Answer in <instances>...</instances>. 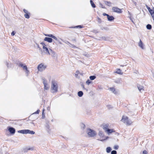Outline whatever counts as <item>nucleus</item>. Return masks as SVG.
Listing matches in <instances>:
<instances>
[{"label": "nucleus", "instance_id": "f8f14e48", "mask_svg": "<svg viewBox=\"0 0 154 154\" xmlns=\"http://www.w3.org/2000/svg\"><path fill=\"white\" fill-rule=\"evenodd\" d=\"M19 66L23 68V70H27V68L26 66V65H24L23 64L20 63L19 64Z\"/></svg>", "mask_w": 154, "mask_h": 154}, {"label": "nucleus", "instance_id": "5fc2aeb1", "mask_svg": "<svg viewBox=\"0 0 154 154\" xmlns=\"http://www.w3.org/2000/svg\"><path fill=\"white\" fill-rule=\"evenodd\" d=\"M79 71L78 70V71H77L76 72V74H79Z\"/></svg>", "mask_w": 154, "mask_h": 154}, {"label": "nucleus", "instance_id": "aec40b11", "mask_svg": "<svg viewBox=\"0 0 154 154\" xmlns=\"http://www.w3.org/2000/svg\"><path fill=\"white\" fill-rule=\"evenodd\" d=\"M83 94V92L82 91H80L78 92V95L79 97H82Z\"/></svg>", "mask_w": 154, "mask_h": 154}, {"label": "nucleus", "instance_id": "c9c22d12", "mask_svg": "<svg viewBox=\"0 0 154 154\" xmlns=\"http://www.w3.org/2000/svg\"><path fill=\"white\" fill-rule=\"evenodd\" d=\"M111 154H117V152L116 150H113L111 152Z\"/></svg>", "mask_w": 154, "mask_h": 154}, {"label": "nucleus", "instance_id": "39448f33", "mask_svg": "<svg viewBox=\"0 0 154 154\" xmlns=\"http://www.w3.org/2000/svg\"><path fill=\"white\" fill-rule=\"evenodd\" d=\"M48 55H51L54 58H57V54L51 49H50V51Z\"/></svg>", "mask_w": 154, "mask_h": 154}, {"label": "nucleus", "instance_id": "13d9d810", "mask_svg": "<svg viewBox=\"0 0 154 154\" xmlns=\"http://www.w3.org/2000/svg\"><path fill=\"white\" fill-rule=\"evenodd\" d=\"M151 9L150 8H149L148 10V11H150Z\"/></svg>", "mask_w": 154, "mask_h": 154}, {"label": "nucleus", "instance_id": "052dcab7", "mask_svg": "<svg viewBox=\"0 0 154 154\" xmlns=\"http://www.w3.org/2000/svg\"><path fill=\"white\" fill-rule=\"evenodd\" d=\"M153 77H154V74H153Z\"/></svg>", "mask_w": 154, "mask_h": 154}, {"label": "nucleus", "instance_id": "6e6552de", "mask_svg": "<svg viewBox=\"0 0 154 154\" xmlns=\"http://www.w3.org/2000/svg\"><path fill=\"white\" fill-rule=\"evenodd\" d=\"M43 49L44 51L47 54H49V52L50 51V49L49 50L48 48L45 47L44 45L43 46Z\"/></svg>", "mask_w": 154, "mask_h": 154}, {"label": "nucleus", "instance_id": "3c124183", "mask_svg": "<svg viewBox=\"0 0 154 154\" xmlns=\"http://www.w3.org/2000/svg\"><path fill=\"white\" fill-rule=\"evenodd\" d=\"M11 34L12 35H14L15 34V33H14V32L13 31L12 32Z\"/></svg>", "mask_w": 154, "mask_h": 154}, {"label": "nucleus", "instance_id": "58836bf2", "mask_svg": "<svg viewBox=\"0 0 154 154\" xmlns=\"http://www.w3.org/2000/svg\"><path fill=\"white\" fill-rule=\"evenodd\" d=\"M23 11L26 14L29 13L28 11L25 9H23Z\"/></svg>", "mask_w": 154, "mask_h": 154}, {"label": "nucleus", "instance_id": "cd10ccee", "mask_svg": "<svg viewBox=\"0 0 154 154\" xmlns=\"http://www.w3.org/2000/svg\"><path fill=\"white\" fill-rule=\"evenodd\" d=\"M28 131V133L31 134H35V132L33 131H31L29 130H27Z\"/></svg>", "mask_w": 154, "mask_h": 154}, {"label": "nucleus", "instance_id": "ddd939ff", "mask_svg": "<svg viewBox=\"0 0 154 154\" xmlns=\"http://www.w3.org/2000/svg\"><path fill=\"white\" fill-rule=\"evenodd\" d=\"M28 131L27 130H21L19 131L18 132L23 134H28Z\"/></svg>", "mask_w": 154, "mask_h": 154}, {"label": "nucleus", "instance_id": "1a4fd4ad", "mask_svg": "<svg viewBox=\"0 0 154 154\" xmlns=\"http://www.w3.org/2000/svg\"><path fill=\"white\" fill-rule=\"evenodd\" d=\"M102 126L103 129L106 132L107 130L109 129V125L108 124H103L102 125Z\"/></svg>", "mask_w": 154, "mask_h": 154}, {"label": "nucleus", "instance_id": "a878e982", "mask_svg": "<svg viewBox=\"0 0 154 154\" xmlns=\"http://www.w3.org/2000/svg\"><path fill=\"white\" fill-rule=\"evenodd\" d=\"M29 13H28L25 14V15H24L25 17L26 18L29 19Z\"/></svg>", "mask_w": 154, "mask_h": 154}, {"label": "nucleus", "instance_id": "f704fd0d", "mask_svg": "<svg viewBox=\"0 0 154 154\" xmlns=\"http://www.w3.org/2000/svg\"><path fill=\"white\" fill-rule=\"evenodd\" d=\"M97 21L99 23H100L101 22V19L99 17H98L97 18Z\"/></svg>", "mask_w": 154, "mask_h": 154}, {"label": "nucleus", "instance_id": "72a5a7b5", "mask_svg": "<svg viewBox=\"0 0 154 154\" xmlns=\"http://www.w3.org/2000/svg\"><path fill=\"white\" fill-rule=\"evenodd\" d=\"M39 112H40L39 110L38 109L36 112L33 113L32 115H33V114H38V113Z\"/></svg>", "mask_w": 154, "mask_h": 154}, {"label": "nucleus", "instance_id": "a211bd4d", "mask_svg": "<svg viewBox=\"0 0 154 154\" xmlns=\"http://www.w3.org/2000/svg\"><path fill=\"white\" fill-rule=\"evenodd\" d=\"M106 132L108 134H109L112 132H115V131L113 129H109L107 130Z\"/></svg>", "mask_w": 154, "mask_h": 154}, {"label": "nucleus", "instance_id": "7ed1b4c3", "mask_svg": "<svg viewBox=\"0 0 154 154\" xmlns=\"http://www.w3.org/2000/svg\"><path fill=\"white\" fill-rule=\"evenodd\" d=\"M46 68V66L41 63L38 66L37 69L39 71L42 72Z\"/></svg>", "mask_w": 154, "mask_h": 154}, {"label": "nucleus", "instance_id": "37998d69", "mask_svg": "<svg viewBox=\"0 0 154 154\" xmlns=\"http://www.w3.org/2000/svg\"><path fill=\"white\" fill-rule=\"evenodd\" d=\"M52 38L56 40H58L57 38V37L54 35H53Z\"/></svg>", "mask_w": 154, "mask_h": 154}, {"label": "nucleus", "instance_id": "49530a36", "mask_svg": "<svg viewBox=\"0 0 154 154\" xmlns=\"http://www.w3.org/2000/svg\"><path fill=\"white\" fill-rule=\"evenodd\" d=\"M107 107H108V108L109 109H111V108H112V106H111V105H108V106H107Z\"/></svg>", "mask_w": 154, "mask_h": 154}, {"label": "nucleus", "instance_id": "864d4df0", "mask_svg": "<svg viewBox=\"0 0 154 154\" xmlns=\"http://www.w3.org/2000/svg\"><path fill=\"white\" fill-rule=\"evenodd\" d=\"M44 110H43V111H42V116H44Z\"/></svg>", "mask_w": 154, "mask_h": 154}, {"label": "nucleus", "instance_id": "c03bdc74", "mask_svg": "<svg viewBox=\"0 0 154 154\" xmlns=\"http://www.w3.org/2000/svg\"><path fill=\"white\" fill-rule=\"evenodd\" d=\"M36 45H37V46L38 48H39V50H41V51H42V49H41V48L39 47V45H38V44H36Z\"/></svg>", "mask_w": 154, "mask_h": 154}, {"label": "nucleus", "instance_id": "bb28decb", "mask_svg": "<svg viewBox=\"0 0 154 154\" xmlns=\"http://www.w3.org/2000/svg\"><path fill=\"white\" fill-rule=\"evenodd\" d=\"M44 35L45 36H48V37H50L51 38H52L53 36V35L51 34H44Z\"/></svg>", "mask_w": 154, "mask_h": 154}, {"label": "nucleus", "instance_id": "6e6d98bb", "mask_svg": "<svg viewBox=\"0 0 154 154\" xmlns=\"http://www.w3.org/2000/svg\"><path fill=\"white\" fill-rule=\"evenodd\" d=\"M28 150H33V148H29V149H28Z\"/></svg>", "mask_w": 154, "mask_h": 154}, {"label": "nucleus", "instance_id": "f03ea898", "mask_svg": "<svg viewBox=\"0 0 154 154\" xmlns=\"http://www.w3.org/2000/svg\"><path fill=\"white\" fill-rule=\"evenodd\" d=\"M121 120L127 125H130L132 123V122L128 119V117L127 116H123Z\"/></svg>", "mask_w": 154, "mask_h": 154}, {"label": "nucleus", "instance_id": "79ce46f5", "mask_svg": "<svg viewBox=\"0 0 154 154\" xmlns=\"http://www.w3.org/2000/svg\"><path fill=\"white\" fill-rule=\"evenodd\" d=\"M6 64H7V67H9L10 66V64L9 63H8L7 62H6Z\"/></svg>", "mask_w": 154, "mask_h": 154}, {"label": "nucleus", "instance_id": "dca6fc26", "mask_svg": "<svg viewBox=\"0 0 154 154\" xmlns=\"http://www.w3.org/2000/svg\"><path fill=\"white\" fill-rule=\"evenodd\" d=\"M138 45L141 48L143 49L144 48L143 46V43L142 42L141 39L140 40L139 42L138 43Z\"/></svg>", "mask_w": 154, "mask_h": 154}, {"label": "nucleus", "instance_id": "9b49d317", "mask_svg": "<svg viewBox=\"0 0 154 154\" xmlns=\"http://www.w3.org/2000/svg\"><path fill=\"white\" fill-rule=\"evenodd\" d=\"M8 130L10 133L12 134H14L15 132V130L14 128L12 127H10L8 129Z\"/></svg>", "mask_w": 154, "mask_h": 154}, {"label": "nucleus", "instance_id": "0eeeda50", "mask_svg": "<svg viewBox=\"0 0 154 154\" xmlns=\"http://www.w3.org/2000/svg\"><path fill=\"white\" fill-rule=\"evenodd\" d=\"M43 83L44 86V89L47 90L49 88V87L48 86L46 80L45 79H43Z\"/></svg>", "mask_w": 154, "mask_h": 154}, {"label": "nucleus", "instance_id": "e433bc0d", "mask_svg": "<svg viewBox=\"0 0 154 154\" xmlns=\"http://www.w3.org/2000/svg\"><path fill=\"white\" fill-rule=\"evenodd\" d=\"M82 27H83V26H82L81 25H78V26H75L74 28H81Z\"/></svg>", "mask_w": 154, "mask_h": 154}, {"label": "nucleus", "instance_id": "423d86ee", "mask_svg": "<svg viewBox=\"0 0 154 154\" xmlns=\"http://www.w3.org/2000/svg\"><path fill=\"white\" fill-rule=\"evenodd\" d=\"M112 10L114 12L118 13H121L122 12L121 9L116 7H112Z\"/></svg>", "mask_w": 154, "mask_h": 154}, {"label": "nucleus", "instance_id": "2f4dec72", "mask_svg": "<svg viewBox=\"0 0 154 154\" xmlns=\"http://www.w3.org/2000/svg\"><path fill=\"white\" fill-rule=\"evenodd\" d=\"M101 29L102 30H109V29L107 27H105L101 28Z\"/></svg>", "mask_w": 154, "mask_h": 154}, {"label": "nucleus", "instance_id": "4c0bfd02", "mask_svg": "<svg viewBox=\"0 0 154 154\" xmlns=\"http://www.w3.org/2000/svg\"><path fill=\"white\" fill-rule=\"evenodd\" d=\"M100 7H101L102 8H105V6L103 5L102 4L100 3Z\"/></svg>", "mask_w": 154, "mask_h": 154}, {"label": "nucleus", "instance_id": "f3484780", "mask_svg": "<svg viewBox=\"0 0 154 154\" xmlns=\"http://www.w3.org/2000/svg\"><path fill=\"white\" fill-rule=\"evenodd\" d=\"M104 2L105 5L109 6H111L112 3L110 2L104 1Z\"/></svg>", "mask_w": 154, "mask_h": 154}, {"label": "nucleus", "instance_id": "7c9ffc66", "mask_svg": "<svg viewBox=\"0 0 154 154\" xmlns=\"http://www.w3.org/2000/svg\"><path fill=\"white\" fill-rule=\"evenodd\" d=\"M101 38L103 39V40H105V41H107V40H108L109 39L108 38L106 37H104V36H102L101 37Z\"/></svg>", "mask_w": 154, "mask_h": 154}, {"label": "nucleus", "instance_id": "b1692460", "mask_svg": "<svg viewBox=\"0 0 154 154\" xmlns=\"http://www.w3.org/2000/svg\"><path fill=\"white\" fill-rule=\"evenodd\" d=\"M96 78V76L95 75L91 76L89 77L90 79L91 80H94Z\"/></svg>", "mask_w": 154, "mask_h": 154}, {"label": "nucleus", "instance_id": "ea45409f", "mask_svg": "<svg viewBox=\"0 0 154 154\" xmlns=\"http://www.w3.org/2000/svg\"><path fill=\"white\" fill-rule=\"evenodd\" d=\"M143 154H147L148 152L146 150H145L143 151Z\"/></svg>", "mask_w": 154, "mask_h": 154}, {"label": "nucleus", "instance_id": "2eb2a0df", "mask_svg": "<svg viewBox=\"0 0 154 154\" xmlns=\"http://www.w3.org/2000/svg\"><path fill=\"white\" fill-rule=\"evenodd\" d=\"M137 87L138 88V89L139 91L141 92V91H143V87L142 86L140 85H137Z\"/></svg>", "mask_w": 154, "mask_h": 154}, {"label": "nucleus", "instance_id": "a19ab883", "mask_svg": "<svg viewBox=\"0 0 154 154\" xmlns=\"http://www.w3.org/2000/svg\"><path fill=\"white\" fill-rule=\"evenodd\" d=\"M103 16H106L107 17H108V16L109 15H108V14H106V13H104L103 14Z\"/></svg>", "mask_w": 154, "mask_h": 154}, {"label": "nucleus", "instance_id": "bf43d9fd", "mask_svg": "<svg viewBox=\"0 0 154 154\" xmlns=\"http://www.w3.org/2000/svg\"><path fill=\"white\" fill-rule=\"evenodd\" d=\"M77 75H78V74L76 73L75 74V75L76 76H77Z\"/></svg>", "mask_w": 154, "mask_h": 154}, {"label": "nucleus", "instance_id": "6ab92c4d", "mask_svg": "<svg viewBox=\"0 0 154 154\" xmlns=\"http://www.w3.org/2000/svg\"><path fill=\"white\" fill-rule=\"evenodd\" d=\"M109 90L111 91L112 92L114 93L115 94H116L117 93V92L115 91V89L114 88H111L109 89Z\"/></svg>", "mask_w": 154, "mask_h": 154}, {"label": "nucleus", "instance_id": "c756f323", "mask_svg": "<svg viewBox=\"0 0 154 154\" xmlns=\"http://www.w3.org/2000/svg\"><path fill=\"white\" fill-rule=\"evenodd\" d=\"M91 81H90L89 79H88L86 81V83L87 85H89L91 82Z\"/></svg>", "mask_w": 154, "mask_h": 154}, {"label": "nucleus", "instance_id": "4468645a", "mask_svg": "<svg viewBox=\"0 0 154 154\" xmlns=\"http://www.w3.org/2000/svg\"><path fill=\"white\" fill-rule=\"evenodd\" d=\"M107 19L109 21H111L113 20L115 18L113 16H110L109 15L108 16Z\"/></svg>", "mask_w": 154, "mask_h": 154}, {"label": "nucleus", "instance_id": "393cba45", "mask_svg": "<svg viewBox=\"0 0 154 154\" xmlns=\"http://www.w3.org/2000/svg\"><path fill=\"white\" fill-rule=\"evenodd\" d=\"M146 27L148 29L150 30L152 28V26L151 25L148 24L146 25Z\"/></svg>", "mask_w": 154, "mask_h": 154}, {"label": "nucleus", "instance_id": "603ef678", "mask_svg": "<svg viewBox=\"0 0 154 154\" xmlns=\"http://www.w3.org/2000/svg\"><path fill=\"white\" fill-rule=\"evenodd\" d=\"M130 20H131V21L133 23H134V22H133V20L132 19V18H131V17H130Z\"/></svg>", "mask_w": 154, "mask_h": 154}, {"label": "nucleus", "instance_id": "c85d7f7f", "mask_svg": "<svg viewBox=\"0 0 154 154\" xmlns=\"http://www.w3.org/2000/svg\"><path fill=\"white\" fill-rule=\"evenodd\" d=\"M149 12L151 14V16H152V15L154 14V11L153 10L151 9L150 11H149Z\"/></svg>", "mask_w": 154, "mask_h": 154}, {"label": "nucleus", "instance_id": "20e7f679", "mask_svg": "<svg viewBox=\"0 0 154 154\" xmlns=\"http://www.w3.org/2000/svg\"><path fill=\"white\" fill-rule=\"evenodd\" d=\"M88 134L90 137H94L96 134L95 132L91 129L88 130Z\"/></svg>", "mask_w": 154, "mask_h": 154}, {"label": "nucleus", "instance_id": "f257e3e1", "mask_svg": "<svg viewBox=\"0 0 154 154\" xmlns=\"http://www.w3.org/2000/svg\"><path fill=\"white\" fill-rule=\"evenodd\" d=\"M58 85L57 82L55 80H52L51 82V92L52 93L57 92L58 91Z\"/></svg>", "mask_w": 154, "mask_h": 154}, {"label": "nucleus", "instance_id": "412c9836", "mask_svg": "<svg viewBox=\"0 0 154 154\" xmlns=\"http://www.w3.org/2000/svg\"><path fill=\"white\" fill-rule=\"evenodd\" d=\"M115 73L119 74L121 75L122 74V72L121 70L120 69H118L115 72Z\"/></svg>", "mask_w": 154, "mask_h": 154}, {"label": "nucleus", "instance_id": "680f3d73", "mask_svg": "<svg viewBox=\"0 0 154 154\" xmlns=\"http://www.w3.org/2000/svg\"><path fill=\"white\" fill-rule=\"evenodd\" d=\"M136 2H134V4L135 5H136Z\"/></svg>", "mask_w": 154, "mask_h": 154}, {"label": "nucleus", "instance_id": "4d7b16f0", "mask_svg": "<svg viewBox=\"0 0 154 154\" xmlns=\"http://www.w3.org/2000/svg\"><path fill=\"white\" fill-rule=\"evenodd\" d=\"M146 7L147 9H148V10L149 8H150L147 5L146 6Z\"/></svg>", "mask_w": 154, "mask_h": 154}, {"label": "nucleus", "instance_id": "09e8293b", "mask_svg": "<svg viewBox=\"0 0 154 154\" xmlns=\"http://www.w3.org/2000/svg\"><path fill=\"white\" fill-rule=\"evenodd\" d=\"M26 72L27 74H28L29 72V71L28 70V69L27 70H26Z\"/></svg>", "mask_w": 154, "mask_h": 154}, {"label": "nucleus", "instance_id": "8fccbe9b", "mask_svg": "<svg viewBox=\"0 0 154 154\" xmlns=\"http://www.w3.org/2000/svg\"><path fill=\"white\" fill-rule=\"evenodd\" d=\"M41 44L42 45H43H43H44L45 46V43H43V42H41Z\"/></svg>", "mask_w": 154, "mask_h": 154}, {"label": "nucleus", "instance_id": "4be33fe9", "mask_svg": "<svg viewBox=\"0 0 154 154\" xmlns=\"http://www.w3.org/2000/svg\"><path fill=\"white\" fill-rule=\"evenodd\" d=\"M90 2L91 3V6L93 8H95L96 7V5L92 0H90Z\"/></svg>", "mask_w": 154, "mask_h": 154}, {"label": "nucleus", "instance_id": "a18cd8bd", "mask_svg": "<svg viewBox=\"0 0 154 154\" xmlns=\"http://www.w3.org/2000/svg\"><path fill=\"white\" fill-rule=\"evenodd\" d=\"M81 125H82V127H83V129H84L85 127V125L83 124H82Z\"/></svg>", "mask_w": 154, "mask_h": 154}, {"label": "nucleus", "instance_id": "473e14b6", "mask_svg": "<svg viewBox=\"0 0 154 154\" xmlns=\"http://www.w3.org/2000/svg\"><path fill=\"white\" fill-rule=\"evenodd\" d=\"M119 147V146L118 145H116L114 146L113 148L117 150L118 149Z\"/></svg>", "mask_w": 154, "mask_h": 154}, {"label": "nucleus", "instance_id": "9d476101", "mask_svg": "<svg viewBox=\"0 0 154 154\" xmlns=\"http://www.w3.org/2000/svg\"><path fill=\"white\" fill-rule=\"evenodd\" d=\"M44 40L45 41H47L48 42L51 43L52 42L53 39L51 38L46 37L45 38Z\"/></svg>", "mask_w": 154, "mask_h": 154}, {"label": "nucleus", "instance_id": "e2e57ef3", "mask_svg": "<svg viewBox=\"0 0 154 154\" xmlns=\"http://www.w3.org/2000/svg\"><path fill=\"white\" fill-rule=\"evenodd\" d=\"M73 40L75 41V39H73Z\"/></svg>", "mask_w": 154, "mask_h": 154}, {"label": "nucleus", "instance_id": "5701e85b", "mask_svg": "<svg viewBox=\"0 0 154 154\" xmlns=\"http://www.w3.org/2000/svg\"><path fill=\"white\" fill-rule=\"evenodd\" d=\"M111 148L110 147H107L106 149V152L108 153H109L111 152Z\"/></svg>", "mask_w": 154, "mask_h": 154}, {"label": "nucleus", "instance_id": "de8ad7c7", "mask_svg": "<svg viewBox=\"0 0 154 154\" xmlns=\"http://www.w3.org/2000/svg\"><path fill=\"white\" fill-rule=\"evenodd\" d=\"M81 86H82V88H83L84 89H85V90H86V88H85L84 86V85H83L82 84V85H81Z\"/></svg>", "mask_w": 154, "mask_h": 154}]
</instances>
